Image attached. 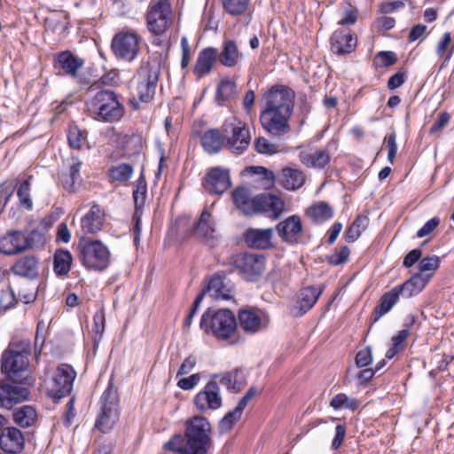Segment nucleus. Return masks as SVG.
Segmentation results:
<instances>
[{
	"label": "nucleus",
	"mask_w": 454,
	"mask_h": 454,
	"mask_svg": "<svg viewBox=\"0 0 454 454\" xmlns=\"http://www.w3.org/2000/svg\"><path fill=\"white\" fill-rule=\"evenodd\" d=\"M0 364L1 372L5 377L0 379V408L11 410L29 397L27 386L33 382L28 370L29 360L26 355H14L12 350H4Z\"/></svg>",
	"instance_id": "1"
},
{
	"label": "nucleus",
	"mask_w": 454,
	"mask_h": 454,
	"mask_svg": "<svg viewBox=\"0 0 454 454\" xmlns=\"http://www.w3.org/2000/svg\"><path fill=\"white\" fill-rule=\"evenodd\" d=\"M184 434H175L163 450L176 454H210L213 447L211 424L206 417L195 415L184 422Z\"/></svg>",
	"instance_id": "2"
},
{
	"label": "nucleus",
	"mask_w": 454,
	"mask_h": 454,
	"mask_svg": "<svg viewBox=\"0 0 454 454\" xmlns=\"http://www.w3.org/2000/svg\"><path fill=\"white\" fill-rule=\"evenodd\" d=\"M200 326L205 333L212 334L219 340H230L231 344L239 340L237 319L229 309L215 310L208 308L201 316Z\"/></svg>",
	"instance_id": "3"
},
{
	"label": "nucleus",
	"mask_w": 454,
	"mask_h": 454,
	"mask_svg": "<svg viewBox=\"0 0 454 454\" xmlns=\"http://www.w3.org/2000/svg\"><path fill=\"white\" fill-rule=\"evenodd\" d=\"M160 75V62L147 60L141 63L131 80L135 94L129 99V105L134 110L140 108L139 103L148 104L154 98Z\"/></svg>",
	"instance_id": "4"
},
{
	"label": "nucleus",
	"mask_w": 454,
	"mask_h": 454,
	"mask_svg": "<svg viewBox=\"0 0 454 454\" xmlns=\"http://www.w3.org/2000/svg\"><path fill=\"white\" fill-rule=\"evenodd\" d=\"M77 259L90 271L103 272L111 263V252L99 239L81 237L75 246Z\"/></svg>",
	"instance_id": "5"
},
{
	"label": "nucleus",
	"mask_w": 454,
	"mask_h": 454,
	"mask_svg": "<svg viewBox=\"0 0 454 454\" xmlns=\"http://www.w3.org/2000/svg\"><path fill=\"white\" fill-rule=\"evenodd\" d=\"M87 111L98 121L105 122L119 121L125 114V107L120 102L115 91L100 90L86 102Z\"/></svg>",
	"instance_id": "6"
},
{
	"label": "nucleus",
	"mask_w": 454,
	"mask_h": 454,
	"mask_svg": "<svg viewBox=\"0 0 454 454\" xmlns=\"http://www.w3.org/2000/svg\"><path fill=\"white\" fill-rule=\"evenodd\" d=\"M85 59L70 50L58 51L52 56V67L59 77H68L81 87L93 86L90 74L84 73Z\"/></svg>",
	"instance_id": "7"
},
{
	"label": "nucleus",
	"mask_w": 454,
	"mask_h": 454,
	"mask_svg": "<svg viewBox=\"0 0 454 454\" xmlns=\"http://www.w3.org/2000/svg\"><path fill=\"white\" fill-rule=\"evenodd\" d=\"M119 402L118 391L114 387V381L111 378L99 399L100 411L95 421V429L107 434L114 428L119 420Z\"/></svg>",
	"instance_id": "8"
},
{
	"label": "nucleus",
	"mask_w": 454,
	"mask_h": 454,
	"mask_svg": "<svg viewBox=\"0 0 454 454\" xmlns=\"http://www.w3.org/2000/svg\"><path fill=\"white\" fill-rule=\"evenodd\" d=\"M145 19L146 28L153 35H165L174 19L170 0H150Z\"/></svg>",
	"instance_id": "9"
},
{
	"label": "nucleus",
	"mask_w": 454,
	"mask_h": 454,
	"mask_svg": "<svg viewBox=\"0 0 454 454\" xmlns=\"http://www.w3.org/2000/svg\"><path fill=\"white\" fill-rule=\"evenodd\" d=\"M295 92L286 85L271 86L262 96L263 109L267 113H288L293 114Z\"/></svg>",
	"instance_id": "10"
},
{
	"label": "nucleus",
	"mask_w": 454,
	"mask_h": 454,
	"mask_svg": "<svg viewBox=\"0 0 454 454\" xmlns=\"http://www.w3.org/2000/svg\"><path fill=\"white\" fill-rule=\"evenodd\" d=\"M223 124L225 149L237 155L242 154L251 141L247 125L237 118L226 120Z\"/></svg>",
	"instance_id": "11"
},
{
	"label": "nucleus",
	"mask_w": 454,
	"mask_h": 454,
	"mask_svg": "<svg viewBox=\"0 0 454 454\" xmlns=\"http://www.w3.org/2000/svg\"><path fill=\"white\" fill-rule=\"evenodd\" d=\"M266 258L262 254L240 253L231 256V264L249 282L259 279L265 270Z\"/></svg>",
	"instance_id": "12"
},
{
	"label": "nucleus",
	"mask_w": 454,
	"mask_h": 454,
	"mask_svg": "<svg viewBox=\"0 0 454 454\" xmlns=\"http://www.w3.org/2000/svg\"><path fill=\"white\" fill-rule=\"evenodd\" d=\"M140 36L134 31L121 30L111 42V50L117 59L133 61L140 50Z\"/></svg>",
	"instance_id": "13"
},
{
	"label": "nucleus",
	"mask_w": 454,
	"mask_h": 454,
	"mask_svg": "<svg viewBox=\"0 0 454 454\" xmlns=\"http://www.w3.org/2000/svg\"><path fill=\"white\" fill-rule=\"evenodd\" d=\"M75 377L76 372L70 364H61L57 367L53 385L47 391L53 403H58L63 397L71 394Z\"/></svg>",
	"instance_id": "14"
},
{
	"label": "nucleus",
	"mask_w": 454,
	"mask_h": 454,
	"mask_svg": "<svg viewBox=\"0 0 454 454\" xmlns=\"http://www.w3.org/2000/svg\"><path fill=\"white\" fill-rule=\"evenodd\" d=\"M276 231L281 240L288 245L304 244L303 224L298 215H293L280 221L276 225Z\"/></svg>",
	"instance_id": "15"
},
{
	"label": "nucleus",
	"mask_w": 454,
	"mask_h": 454,
	"mask_svg": "<svg viewBox=\"0 0 454 454\" xmlns=\"http://www.w3.org/2000/svg\"><path fill=\"white\" fill-rule=\"evenodd\" d=\"M329 42L330 50L333 54L345 57L356 51L357 35L348 27H340L332 34Z\"/></svg>",
	"instance_id": "16"
},
{
	"label": "nucleus",
	"mask_w": 454,
	"mask_h": 454,
	"mask_svg": "<svg viewBox=\"0 0 454 454\" xmlns=\"http://www.w3.org/2000/svg\"><path fill=\"white\" fill-rule=\"evenodd\" d=\"M292 114L288 113H267L261 111L260 123L263 129L273 137H281L291 131L289 121Z\"/></svg>",
	"instance_id": "17"
},
{
	"label": "nucleus",
	"mask_w": 454,
	"mask_h": 454,
	"mask_svg": "<svg viewBox=\"0 0 454 454\" xmlns=\"http://www.w3.org/2000/svg\"><path fill=\"white\" fill-rule=\"evenodd\" d=\"M195 407L201 412L217 410L223 404L220 387L215 380H209L193 398Z\"/></svg>",
	"instance_id": "18"
},
{
	"label": "nucleus",
	"mask_w": 454,
	"mask_h": 454,
	"mask_svg": "<svg viewBox=\"0 0 454 454\" xmlns=\"http://www.w3.org/2000/svg\"><path fill=\"white\" fill-rule=\"evenodd\" d=\"M202 185L209 194H223L231 185L229 171L220 167L210 168L202 181Z\"/></svg>",
	"instance_id": "19"
},
{
	"label": "nucleus",
	"mask_w": 454,
	"mask_h": 454,
	"mask_svg": "<svg viewBox=\"0 0 454 454\" xmlns=\"http://www.w3.org/2000/svg\"><path fill=\"white\" fill-rule=\"evenodd\" d=\"M251 215L258 213H272L278 218L285 209V202L277 195L263 192L252 198Z\"/></svg>",
	"instance_id": "20"
},
{
	"label": "nucleus",
	"mask_w": 454,
	"mask_h": 454,
	"mask_svg": "<svg viewBox=\"0 0 454 454\" xmlns=\"http://www.w3.org/2000/svg\"><path fill=\"white\" fill-rule=\"evenodd\" d=\"M40 259L35 254H26L19 257L12 265L10 270L18 277L35 280L39 278Z\"/></svg>",
	"instance_id": "21"
},
{
	"label": "nucleus",
	"mask_w": 454,
	"mask_h": 454,
	"mask_svg": "<svg viewBox=\"0 0 454 454\" xmlns=\"http://www.w3.org/2000/svg\"><path fill=\"white\" fill-rule=\"evenodd\" d=\"M324 291V287L319 286H309L301 288L298 294L297 304L292 309L294 317H301L313 308L320 295Z\"/></svg>",
	"instance_id": "22"
},
{
	"label": "nucleus",
	"mask_w": 454,
	"mask_h": 454,
	"mask_svg": "<svg viewBox=\"0 0 454 454\" xmlns=\"http://www.w3.org/2000/svg\"><path fill=\"white\" fill-rule=\"evenodd\" d=\"M25 448V437L17 427H11L0 434V450L7 454H20Z\"/></svg>",
	"instance_id": "23"
},
{
	"label": "nucleus",
	"mask_w": 454,
	"mask_h": 454,
	"mask_svg": "<svg viewBox=\"0 0 454 454\" xmlns=\"http://www.w3.org/2000/svg\"><path fill=\"white\" fill-rule=\"evenodd\" d=\"M273 230L248 228L243 234L246 245L254 249L267 250L274 247L272 243Z\"/></svg>",
	"instance_id": "24"
},
{
	"label": "nucleus",
	"mask_w": 454,
	"mask_h": 454,
	"mask_svg": "<svg viewBox=\"0 0 454 454\" xmlns=\"http://www.w3.org/2000/svg\"><path fill=\"white\" fill-rule=\"evenodd\" d=\"M105 210L97 203H93L89 212L81 219V228L84 234H97L105 223Z\"/></svg>",
	"instance_id": "25"
},
{
	"label": "nucleus",
	"mask_w": 454,
	"mask_h": 454,
	"mask_svg": "<svg viewBox=\"0 0 454 454\" xmlns=\"http://www.w3.org/2000/svg\"><path fill=\"white\" fill-rule=\"evenodd\" d=\"M200 145L208 154H216L225 148L223 124L221 128H213L205 131L200 137Z\"/></svg>",
	"instance_id": "26"
},
{
	"label": "nucleus",
	"mask_w": 454,
	"mask_h": 454,
	"mask_svg": "<svg viewBox=\"0 0 454 454\" xmlns=\"http://www.w3.org/2000/svg\"><path fill=\"white\" fill-rule=\"evenodd\" d=\"M26 251L24 233L21 231H9L0 237V254L15 255Z\"/></svg>",
	"instance_id": "27"
},
{
	"label": "nucleus",
	"mask_w": 454,
	"mask_h": 454,
	"mask_svg": "<svg viewBox=\"0 0 454 454\" xmlns=\"http://www.w3.org/2000/svg\"><path fill=\"white\" fill-rule=\"evenodd\" d=\"M432 277L433 274L421 275V273H415L405 282L395 287L401 296L411 298L423 291Z\"/></svg>",
	"instance_id": "28"
},
{
	"label": "nucleus",
	"mask_w": 454,
	"mask_h": 454,
	"mask_svg": "<svg viewBox=\"0 0 454 454\" xmlns=\"http://www.w3.org/2000/svg\"><path fill=\"white\" fill-rule=\"evenodd\" d=\"M239 95L237 82L226 76L217 83L215 102L218 106H228Z\"/></svg>",
	"instance_id": "29"
},
{
	"label": "nucleus",
	"mask_w": 454,
	"mask_h": 454,
	"mask_svg": "<svg viewBox=\"0 0 454 454\" xmlns=\"http://www.w3.org/2000/svg\"><path fill=\"white\" fill-rule=\"evenodd\" d=\"M218 50L214 47H207L201 50L193 67V74L197 79H200L208 74L217 61Z\"/></svg>",
	"instance_id": "30"
},
{
	"label": "nucleus",
	"mask_w": 454,
	"mask_h": 454,
	"mask_svg": "<svg viewBox=\"0 0 454 454\" xmlns=\"http://www.w3.org/2000/svg\"><path fill=\"white\" fill-rule=\"evenodd\" d=\"M216 378H220V383L225 386L227 390L231 393H239L247 385L245 373L239 368L221 374L212 375V380H215Z\"/></svg>",
	"instance_id": "31"
},
{
	"label": "nucleus",
	"mask_w": 454,
	"mask_h": 454,
	"mask_svg": "<svg viewBox=\"0 0 454 454\" xmlns=\"http://www.w3.org/2000/svg\"><path fill=\"white\" fill-rule=\"evenodd\" d=\"M300 161L307 168H325L331 161L328 149L323 150H303L299 153Z\"/></svg>",
	"instance_id": "32"
},
{
	"label": "nucleus",
	"mask_w": 454,
	"mask_h": 454,
	"mask_svg": "<svg viewBox=\"0 0 454 454\" xmlns=\"http://www.w3.org/2000/svg\"><path fill=\"white\" fill-rule=\"evenodd\" d=\"M243 58L239 51L237 42L232 39L224 40L222 50L218 51L217 61L223 67L231 68L239 64Z\"/></svg>",
	"instance_id": "33"
},
{
	"label": "nucleus",
	"mask_w": 454,
	"mask_h": 454,
	"mask_svg": "<svg viewBox=\"0 0 454 454\" xmlns=\"http://www.w3.org/2000/svg\"><path fill=\"white\" fill-rule=\"evenodd\" d=\"M215 227L212 223V215L203 210L193 229V235L200 240L209 243L214 240Z\"/></svg>",
	"instance_id": "34"
},
{
	"label": "nucleus",
	"mask_w": 454,
	"mask_h": 454,
	"mask_svg": "<svg viewBox=\"0 0 454 454\" xmlns=\"http://www.w3.org/2000/svg\"><path fill=\"white\" fill-rule=\"evenodd\" d=\"M66 132L69 148L77 151L90 148L86 129H82L74 122H71L68 124Z\"/></svg>",
	"instance_id": "35"
},
{
	"label": "nucleus",
	"mask_w": 454,
	"mask_h": 454,
	"mask_svg": "<svg viewBox=\"0 0 454 454\" xmlns=\"http://www.w3.org/2000/svg\"><path fill=\"white\" fill-rule=\"evenodd\" d=\"M225 275L223 272L215 273L208 281L206 290L215 299L228 301L231 298V290L224 284Z\"/></svg>",
	"instance_id": "36"
},
{
	"label": "nucleus",
	"mask_w": 454,
	"mask_h": 454,
	"mask_svg": "<svg viewBox=\"0 0 454 454\" xmlns=\"http://www.w3.org/2000/svg\"><path fill=\"white\" fill-rule=\"evenodd\" d=\"M73 255L64 248H58L53 254V271L57 277H66L71 270Z\"/></svg>",
	"instance_id": "37"
},
{
	"label": "nucleus",
	"mask_w": 454,
	"mask_h": 454,
	"mask_svg": "<svg viewBox=\"0 0 454 454\" xmlns=\"http://www.w3.org/2000/svg\"><path fill=\"white\" fill-rule=\"evenodd\" d=\"M400 294L395 287L386 292L380 299V303L373 309L374 322L389 312L391 309L398 302Z\"/></svg>",
	"instance_id": "38"
},
{
	"label": "nucleus",
	"mask_w": 454,
	"mask_h": 454,
	"mask_svg": "<svg viewBox=\"0 0 454 454\" xmlns=\"http://www.w3.org/2000/svg\"><path fill=\"white\" fill-rule=\"evenodd\" d=\"M239 326L248 333H255L261 329L262 318L254 311L240 309L238 314Z\"/></svg>",
	"instance_id": "39"
},
{
	"label": "nucleus",
	"mask_w": 454,
	"mask_h": 454,
	"mask_svg": "<svg viewBox=\"0 0 454 454\" xmlns=\"http://www.w3.org/2000/svg\"><path fill=\"white\" fill-rule=\"evenodd\" d=\"M282 185L288 191H295L305 183V175L300 169L286 168L282 170Z\"/></svg>",
	"instance_id": "40"
},
{
	"label": "nucleus",
	"mask_w": 454,
	"mask_h": 454,
	"mask_svg": "<svg viewBox=\"0 0 454 454\" xmlns=\"http://www.w3.org/2000/svg\"><path fill=\"white\" fill-rule=\"evenodd\" d=\"M306 214L314 223H321L333 218V209L327 202L318 201L311 205Z\"/></svg>",
	"instance_id": "41"
},
{
	"label": "nucleus",
	"mask_w": 454,
	"mask_h": 454,
	"mask_svg": "<svg viewBox=\"0 0 454 454\" xmlns=\"http://www.w3.org/2000/svg\"><path fill=\"white\" fill-rule=\"evenodd\" d=\"M235 207L247 215H251L252 197L249 188L239 186L231 192Z\"/></svg>",
	"instance_id": "42"
},
{
	"label": "nucleus",
	"mask_w": 454,
	"mask_h": 454,
	"mask_svg": "<svg viewBox=\"0 0 454 454\" xmlns=\"http://www.w3.org/2000/svg\"><path fill=\"white\" fill-rule=\"evenodd\" d=\"M12 419L18 426L21 427H28L36 421V411L31 405H23L13 411Z\"/></svg>",
	"instance_id": "43"
},
{
	"label": "nucleus",
	"mask_w": 454,
	"mask_h": 454,
	"mask_svg": "<svg viewBox=\"0 0 454 454\" xmlns=\"http://www.w3.org/2000/svg\"><path fill=\"white\" fill-rule=\"evenodd\" d=\"M369 224V217L367 215H358L352 224L345 231V239L347 242L352 243L359 239L362 231H364Z\"/></svg>",
	"instance_id": "44"
},
{
	"label": "nucleus",
	"mask_w": 454,
	"mask_h": 454,
	"mask_svg": "<svg viewBox=\"0 0 454 454\" xmlns=\"http://www.w3.org/2000/svg\"><path fill=\"white\" fill-rule=\"evenodd\" d=\"M147 195V184L145 176L142 172L134 184V189L132 192V197L134 200V206L136 210H143Z\"/></svg>",
	"instance_id": "45"
},
{
	"label": "nucleus",
	"mask_w": 454,
	"mask_h": 454,
	"mask_svg": "<svg viewBox=\"0 0 454 454\" xmlns=\"http://www.w3.org/2000/svg\"><path fill=\"white\" fill-rule=\"evenodd\" d=\"M32 178L33 176H27V177L20 184L17 189V196L19 198L20 204L27 211L33 209V201L30 197V187Z\"/></svg>",
	"instance_id": "46"
},
{
	"label": "nucleus",
	"mask_w": 454,
	"mask_h": 454,
	"mask_svg": "<svg viewBox=\"0 0 454 454\" xmlns=\"http://www.w3.org/2000/svg\"><path fill=\"white\" fill-rule=\"evenodd\" d=\"M409 335L407 330H401L391 338V347L385 355L387 359H392L399 352L405 349Z\"/></svg>",
	"instance_id": "47"
},
{
	"label": "nucleus",
	"mask_w": 454,
	"mask_h": 454,
	"mask_svg": "<svg viewBox=\"0 0 454 454\" xmlns=\"http://www.w3.org/2000/svg\"><path fill=\"white\" fill-rule=\"evenodd\" d=\"M243 411L242 409L236 406L232 411L227 412L219 421L218 428L220 433L229 432L234 424L241 419Z\"/></svg>",
	"instance_id": "48"
},
{
	"label": "nucleus",
	"mask_w": 454,
	"mask_h": 454,
	"mask_svg": "<svg viewBox=\"0 0 454 454\" xmlns=\"http://www.w3.org/2000/svg\"><path fill=\"white\" fill-rule=\"evenodd\" d=\"M250 0H222L224 12L231 16L244 14L248 9Z\"/></svg>",
	"instance_id": "49"
},
{
	"label": "nucleus",
	"mask_w": 454,
	"mask_h": 454,
	"mask_svg": "<svg viewBox=\"0 0 454 454\" xmlns=\"http://www.w3.org/2000/svg\"><path fill=\"white\" fill-rule=\"evenodd\" d=\"M105 327H106L105 311H104V309H101L98 310L93 316L92 332L94 333L93 341H94L95 347H97L98 345V342L101 340L103 333L105 331Z\"/></svg>",
	"instance_id": "50"
},
{
	"label": "nucleus",
	"mask_w": 454,
	"mask_h": 454,
	"mask_svg": "<svg viewBox=\"0 0 454 454\" xmlns=\"http://www.w3.org/2000/svg\"><path fill=\"white\" fill-rule=\"evenodd\" d=\"M330 406L334 410L346 408L356 411L359 407V402L356 398H349L345 394H337L330 402Z\"/></svg>",
	"instance_id": "51"
},
{
	"label": "nucleus",
	"mask_w": 454,
	"mask_h": 454,
	"mask_svg": "<svg viewBox=\"0 0 454 454\" xmlns=\"http://www.w3.org/2000/svg\"><path fill=\"white\" fill-rule=\"evenodd\" d=\"M133 173V167L127 163H121L109 169V176L120 183L127 182Z\"/></svg>",
	"instance_id": "52"
},
{
	"label": "nucleus",
	"mask_w": 454,
	"mask_h": 454,
	"mask_svg": "<svg viewBox=\"0 0 454 454\" xmlns=\"http://www.w3.org/2000/svg\"><path fill=\"white\" fill-rule=\"evenodd\" d=\"M46 243L45 231L38 229H33L27 235L24 234V245L26 250L32 247H41Z\"/></svg>",
	"instance_id": "53"
},
{
	"label": "nucleus",
	"mask_w": 454,
	"mask_h": 454,
	"mask_svg": "<svg viewBox=\"0 0 454 454\" xmlns=\"http://www.w3.org/2000/svg\"><path fill=\"white\" fill-rule=\"evenodd\" d=\"M441 264L440 257L437 255L426 256L419 262V272L421 275L434 274Z\"/></svg>",
	"instance_id": "54"
},
{
	"label": "nucleus",
	"mask_w": 454,
	"mask_h": 454,
	"mask_svg": "<svg viewBox=\"0 0 454 454\" xmlns=\"http://www.w3.org/2000/svg\"><path fill=\"white\" fill-rule=\"evenodd\" d=\"M397 61V56L394 51H379L373 58V66L375 67H387L393 66Z\"/></svg>",
	"instance_id": "55"
},
{
	"label": "nucleus",
	"mask_w": 454,
	"mask_h": 454,
	"mask_svg": "<svg viewBox=\"0 0 454 454\" xmlns=\"http://www.w3.org/2000/svg\"><path fill=\"white\" fill-rule=\"evenodd\" d=\"M6 350H12V354L26 355L27 357L31 354V342L29 339L14 340L10 342Z\"/></svg>",
	"instance_id": "56"
},
{
	"label": "nucleus",
	"mask_w": 454,
	"mask_h": 454,
	"mask_svg": "<svg viewBox=\"0 0 454 454\" xmlns=\"http://www.w3.org/2000/svg\"><path fill=\"white\" fill-rule=\"evenodd\" d=\"M358 15V9L353 6L351 4H348V7L344 10L343 15L339 20L338 24L342 26V27L354 25L357 21Z\"/></svg>",
	"instance_id": "57"
},
{
	"label": "nucleus",
	"mask_w": 454,
	"mask_h": 454,
	"mask_svg": "<svg viewBox=\"0 0 454 454\" xmlns=\"http://www.w3.org/2000/svg\"><path fill=\"white\" fill-rule=\"evenodd\" d=\"M48 329L43 320L38 321L36 325V332L35 337V353L36 356L40 355L45 339Z\"/></svg>",
	"instance_id": "58"
},
{
	"label": "nucleus",
	"mask_w": 454,
	"mask_h": 454,
	"mask_svg": "<svg viewBox=\"0 0 454 454\" xmlns=\"http://www.w3.org/2000/svg\"><path fill=\"white\" fill-rule=\"evenodd\" d=\"M254 146V150L261 154L271 155L278 153V146L262 137H259L255 139Z\"/></svg>",
	"instance_id": "59"
},
{
	"label": "nucleus",
	"mask_w": 454,
	"mask_h": 454,
	"mask_svg": "<svg viewBox=\"0 0 454 454\" xmlns=\"http://www.w3.org/2000/svg\"><path fill=\"white\" fill-rule=\"evenodd\" d=\"M18 304V299L11 286L7 290H3L0 295V307L4 309H10Z\"/></svg>",
	"instance_id": "60"
},
{
	"label": "nucleus",
	"mask_w": 454,
	"mask_h": 454,
	"mask_svg": "<svg viewBox=\"0 0 454 454\" xmlns=\"http://www.w3.org/2000/svg\"><path fill=\"white\" fill-rule=\"evenodd\" d=\"M350 249L348 246H342L340 248V251L334 254L327 256V262L331 265H340L346 262L349 257Z\"/></svg>",
	"instance_id": "61"
},
{
	"label": "nucleus",
	"mask_w": 454,
	"mask_h": 454,
	"mask_svg": "<svg viewBox=\"0 0 454 454\" xmlns=\"http://www.w3.org/2000/svg\"><path fill=\"white\" fill-rule=\"evenodd\" d=\"M356 364L357 367H365L372 364V355L371 347L367 346L359 350L356 356Z\"/></svg>",
	"instance_id": "62"
},
{
	"label": "nucleus",
	"mask_w": 454,
	"mask_h": 454,
	"mask_svg": "<svg viewBox=\"0 0 454 454\" xmlns=\"http://www.w3.org/2000/svg\"><path fill=\"white\" fill-rule=\"evenodd\" d=\"M450 119V115L447 112H442L438 114L437 119L429 129V134L434 135L444 129Z\"/></svg>",
	"instance_id": "63"
},
{
	"label": "nucleus",
	"mask_w": 454,
	"mask_h": 454,
	"mask_svg": "<svg viewBox=\"0 0 454 454\" xmlns=\"http://www.w3.org/2000/svg\"><path fill=\"white\" fill-rule=\"evenodd\" d=\"M347 433V427L345 424H339L335 427V434L332 441L331 448L337 450L344 442Z\"/></svg>",
	"instance_id": "64"
}]
</instances>
